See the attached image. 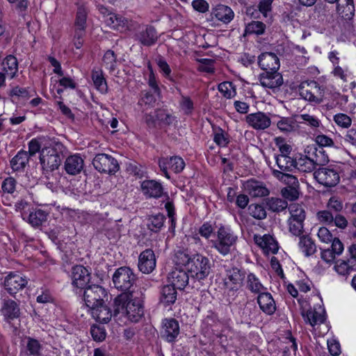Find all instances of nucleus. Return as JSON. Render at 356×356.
I'll return each instance as SVG.
<instances>
[{"label": "nucleus", "instance_id": "f257e3e1", "mask_svg": "<svg viewBox=\"0 0 356 356\" xmlns=\"http://www.w3.org/2000/svg\"><path fill=\"white\" fill-rule=\"evenodd\" d=\"M176 266L184 267L191 277L199 281L204 280L210 273L211 262L200 253L192 254L188 250H179L175 253Z\"/></svg>", "mask_w": 356, "mask_h": 356}, {"label": "nucleus", "instance_id": "f03ea898", "mask_svg": "<svg viewBox=\"0 0 356 356\" xmlns=\"http://www.w3.org/2000/svg\"><path fill=\"white\" fill-rule=\"evenodd\" d=\"M113 316L119 314L126 317L131 322H138L144 315L143 301L134 298L132 293H122L114 299Z\"/></svg>", "mask_w": 356, "mask_h": 356}, {"label": "nucleus", "instance_id": "7ed1b4c3", "mask_svg": "<svg viewBox=\"0 0 356 356\" xmlns=\"http://www.w3.org/2000/svg\"><path fill=\"white\" fill-rule=\"evenodd\" d=\"M65 146L58 143H51L42 147L40 162L43 170L52 172L58 168L62 162Z\"/></svg>", "mask_w": 356, "mask_h": 356}, {"label": "nucleus", "instance_id": "20e7f679", "mask_svg": "<svg viewBox=\"0 0 356 356\" xmlns=\"http://www.w3.org/2000/svg\"><path fill=\"white\" fill-rule=\"evenodd\" d=\"M216 236V240L211 241V247L215 248L220 254L227 255L236 245L238 236L229 227L223 225L218 229Z\"/></svg>", "mask_w": 356, "mask_h": 356}, {"label": "nucleus", "instance_id": "39448f33", "mask_svg": "<svg viewBox=\"0 0 356 356\" xmlns=\"http://www.w3.org/2000/svg\"><path fill=\"white\" fill-rule=\"evenodd\" d=\"M76 5L77 10L74 21V44L76 49H80L83 44V38L86 35L89 8L88 3L84 1L77 2Z\"/></svg>", "mask_w": 356, "mask_h": 356}, {"label": "nucleus", "instance_id": "423d86ee", "mask_svg": "<svg viewBox=\"0 0 356 356\" xmlns=\"http://www.w3.org/2000/svg\"><path fill=\"white\" fill-rule=\"evenodd\" d=\"M245 275V270L237 267H232L226 270L224 284L229 300L233 301L237 297L239 289L243 285Z\"/></svg>", "mask_w": 356, "mask_h": 356}, {"label": "nucleus", "instance_id": "0eeeda50", "mask_svg": "<svg viewBox=\"0 0 356 356\" xmlns=\"http://www.w3.org/2000/svg\"><path fill=\"white\" fill-rule=\"evenodd\" d=\"M113 283L115 289L123 293H131L129 290L136 281L133 270L127 266L118 268L113 275Z\"/></svg>", "mask_w": 356, "mask_h": 356}, {"label": "nucleus", "instance_id": "6e6552de", "mask_svg": "<svg viewBox=\"0 0 356 356\" xmlns=\"http://www.w3.org/2000/svg\"><path fill=\"white\" fill-rule=\"evenodd\" d=\"M300 95L307 101L319 104L323 102L325 90L315 81H306L299 86Z\"/></svg>", "mask_w": 356, "mask_h": 356}, {"label": "nucleus", "instance_id": "1a4fd4ad", "mask_svg": "<svg viewBox=\"0 0 356 356\" xmlns=\"http://www.w3.org/2000/svg\"><path fill=\"white\" fill-rule=\"evenodd\" d=\"M94 168L101 173L115 174L119 170L118 161L106 154H98L92 160Z\"/></svg>", "mask_w": 356, "mask_h": 356}, {"label": "nucleus", "instance_id": "9d476101", "mask_svg": "<svg viewBox=\"0 0 356 356\" xmlns=\"http://www.w3.org/2000/svg\"><path fill=\"white\" fill-rule=\"evenodd\" d=\"M83 289L84 301L88 308L91 309L104 303V298L106 293L102 286L93 284L89 285Z\"/></svg>", "mask_w": 356, "mask_h": 356}, {"label": "nucleus", "instance_id": "9b49d317", "mask_svg": "<svg viewBox=\"0 0 356 356\" xmlns=\"http://www.w3.org/2000/svg\"><path fill=\"white\" fill-rule=\"evenodd\" d=\"M28 284V280L18 272H10L5 277L3 285L5 290L12 296L22 290Z\"/></svg>", "mask_w": 356, "mask_h": 356}, {"label": "nucleus", "instance_id": "f8f14e48", "mask_svg": "<svg viewBox=\"0 0 356 356\" xmlns=\"http://www.w3.org/2000/svg\"><path fill=\"white\" fill-rule=\"evenodd\" d=\"M314 177L321 184L326 187L335 186L340 180L338 171L334 168H320L314 172Z\"/></svg>", "mask_w": 356, "mask_h": 356}, {"label": "nucleus", "instance_id": "ddd939ff", "mask_svg": "<svg viewBox=\"0 0 356 356\" xmlns=\"http://www.w3.org/2000/svg\"><path fill=\"white\" fill-rule=\"evenodd\" d=\"M159 165L165 177L170 179L168 170H170L175 173H179L184 170L185 163L182 158L175 156L159 159Z\"/></svg>", "mask_w": 356, "mask_h": 356}, {"label": "nucleus", "instance_id": "4468645a", "mask_svg": "<svg viewBox=\"0 0 356 356\" xmlns=\"http://www.w3.org/2000/svg\"><path fill=\"white\" fill-rule=\"evenodd\" d=\"M261 86L275 91L283 84V78L277 71H266L259 75Z\"/></svg>", "mask_w": 356, "mask_h": 356}, {"label": "nucleus", "instance_id": "2eb2a0df", "mask_svg": "<svg viewBox=\"0 0 356 356\" xmlns=\"http://www.w3.org/2000/svg\"><path fill=\"white\" fill-rule=\"evenodd\" d=\"M72 284L77 289H84L88 286L90 280V273L82 265H76L72 268Z\"/></svg>", "mask_w": 356, "mask_h": 356}, {"label": "nucleus", "instance_id": "dca6fc26", "mask_svg": "<svg viewBox=\"0 0 356 356\" xmlns=\"http://www.w3.org/2000/svg\"><path fill=\"white\" fill-rule=\"evenodd\" d=\"M245 122L255 130H264L270 126V117L265 113L258 111L245 116Z\"/></svg>", "mask_w": 356, "mask_h": 356}, {"label": "nucleus", "instance_id": "f3484780", "mask_svg": "<svg viewBox=\"0 0 356 356\" xmlns=\"http://www.w3.org/2000/svg\"><path fill=\"white\" fill-rule=\"evenodd\" d=\"M254 241L263 250L264 254H275L279 250L278 243L270 234H264L263 236L254 234Z\"/></svg>", "mask_w": 356, "mask_h": 356}, {"label": "nucleus", "instance_id": "a211bd4d", "mask_svg": "<svg viewBox=\"0 0 356 356\" xmlns=\"http://www.w3.org/2000/svg\"><path fill=\"white\" fill-rule=\"evenodd\" d=\"M138 268L145 274L150 273L156 267V257L154 252L151 249L143 251L138 258Z\"/></svg>", "mask_w": 356, "mask_h": 356}, {"label": "nucleus", "instance_id": "6ab92c4d", "mask_svg": "<svg viewBox=\"0 0 356 356\" xmlns=\"http://www.w3.org/2000/svg\"><path fill=\"white\" fill-rule=\"evenodd\" d=\"M162 337L168 342H172L179 334L178 321L172 318H165L162 322Z\"/></svg>", "mask_w": 356, "mask_h": 356}, {"label": "nucleus", "instance_id": "aec40b11", "mask_svg": "<svg viewBox=\"0 0 356 356\" xmlns=\"http://www.w3.org/2000/svg\"><path fill=\"white\" fill-rule=\"evenodd\" d=\"M258 64L264 72L277 71L280 68V60L277 55L271 52H265L258 57Z\"/></svg>", "mask_w": 356, "mask_h": 356}, {"label": "nucleus", "instance_id": "412c9836", "mask_svg": "<svg viewBox=\"0 0 356 356\" xmlns=\"http://www.w3.org/2000/svg\"><path fill=\"white\" fill-rule=\"evenodd\" d=\"M327 159H325L323 162H327ZM322 164V161L318 159V156L316 154V159H312L307 156H301L298 160L295 159V170L303 172H311L314 170L316 165Z\"/></svg>", "mask_w": 356, "mask_h": 356}, {"label": "nucleus", "instance_id": "4be33fe9", "mask_svg": "<svg viewBox=\"0 0 356 356\" xmlns=\"http://www.w3.org/2000/svg\"><path fill=\"white\" fill-rule=\"evenodd\" d=\"M188 273L185 270L175 269L168 276L170 284L178 289H184L188 283Z\"/></svg>", "mask_w": 356, "mask_h": 356}, {"label": "nucleus", "instance_id": "5701e85b", "mask_svg": "<svg viewBox=\"0 0 356 356\" xmlns=\"http://www.w3.org/2000/svg\"><path fill=\"white\" fill-rule=\"evenodd\" d=\"M257 303L261 310L267 315L273 314L276 310L275 302L272 295L265 291L258 294Z\"/></svg>", "mask_w": 356, "mask_h": 356}, {"label": "nucleus", "instance_id": "b1692460", "mask_svg": "<svg viewBox=\"0 0 356 356\" xmlns=\"http://www.w3.org/2000/svg\"><path fill=\"white\" fill-rule=\"evenodd\" d=\"M324 310L321 307L309 308L307 311L302 312V316L306 323L312 327L316 325L321 324L325 321Z\"/></svg>", "mask_w": 356, "mask_h": 356}, {"label": "nucleus", "instance_id": "393cba45", "mask_svg": "<svg viewBox=\"0 0 356 356\" xmlns=\"http://www.w3.org/2000/svg\"><path fill=\"white\" fill-rule=\"evenodd\" d=\"M211 16L224 24H228L234 19V13L229 7L218 4L212 9Z\"/></svg>", "mask_w": 356, "mask_h": 356}, {"label": "nucleus", "instance_id": "a878e982", "mask_svg": "<svg viewBox=\"0 0 356 356\" xmlns=\"http://www.w3.org/2000/svg\"><path fill=\"white\" fill-rule=\"evenodd\" d=\"M83 159L79 154L69 156L65 161V170L71 175L79 174L83 168Z\"/></svg>", "mask_w": 356, "mask_h": 356}, {"label": "nucleus", "instance_id": "bb28decb", "mask_svg": "<svg viewBox=\"0 0 356 356\" xmlns=\"http://www.w3.org/2000/svg\"><path fill=\"white\" fill-rule=\"evenodd\" d=\"M136 38L141 44L147 47L154 44L158 38L156 29L151 26H147L138 31Z\"/></svg>", "mask_w": 356, "mask_h": 356}, {"label": "nucleus", "instance_id": "cd10ccee", "mask_svg": "<svg viewBox=\"0 0 356 356\" xmlns=\"http://www.w3.org/2000/svg\"><path fill=\"white\" fill-rule=\"evenodd\" d=\"M245 189L250 195L255 197H265L269 194V191L264 184L254 179L246 181Z\"/></svg>", "mask_w": 356, "mask_h": 356}, {"label": "nucleus", "instance_id": "c85d7f7f", "mask_svg": "<svg viewBox=\"0 0 356 356\" xmlns=\"http://www.w3.org/2000/svg\"><path fill=\"white\" fill-rule=\"evenodd\" d=\"M142 192L149 197L158 198L163 194V186L161 183L154 180H145L141 184Z\"/></svg>", "mask_w": 356, "mask_h": 356}, {"label": "nucleus", "instance_id": "c756f323", "mask_svg": "<svg viewBox=\"0 0 356 356\" xmlns=\"http://www.w3.org/2000/svg\"><path fill=\"white\" fill-rule=\"evenodd\" d=\"M275 166L272 168L273 171L294 172L295 171V159L284 155H275Z\"/></svg>", "mask_w": 356, "mask_h": 356}, {"label": "nucleus", "instance_id": "7c9ffc66", "mask_svg": "<svg viewBox=\"0 0 356 356\" xmlns=\"http://www.w3.org/2000/svg\"><path fill=\"white\" fill-rule=\"evenodd\" d=\"M1 312L7 321L18 318L20 314L18 305L10 299L3 300Z\"/></svg>", "mask_w": 356, "mask_h": 356}, {"label": "nucleus", "instance_id": "2f4dec72", "mask_svg": "<svg viewBox=\"0 0 356 356\" xmlns=\"http://www.w3.org/2000/svg\"><path fill=\"white\" fill-rule=\"evenodd\" d=\"M30 156L28 152L24 150H20L11 159L10 166L15 172H22L29 163Z\"/></svg>", "mask_w": 356, "mask_h": 356}, {"label": "nucleus", "instance_id": "473e14b6", "mask_svg": "<svg viewBox=\"0 0 356 356\" xmlns=\"http://www.w3.org/2000/svg\"><path fill=\"white\" fill-rule=\"evenodd\" d=\"M91 314L97 321L102 323H107L111 319L112 316H113L110 308L103 304L92 308Z\"/></svg>", "mask_w": 356, "mask_h": 356}, {"label": "nucleus", "instance_id": "72a5a7b5", "mask_svg": "<svg viewBox=\"0 0 356 356\" xmlns=\"http://www.w3.org/2000/svg\"><path fill=\"white\" fill-rule=\"evenodd\" d=\"M337 11L345 20H351L355 15V4L353 0H345V4L337 3Z\"/></svg>", "mask_w": 356, "mask_h": 356}, {"label": "nucleus", "instance_id": "f704fd0d", "mask_svg": "<svg viewBox=\"0 0 356 356\" xmlns=\"http://www.w3.org/2000/svg\"><path fill=\"white\" fill-rule=\"evenodd\" d=\"M2 71L13 79L16 75L18 70V63L17 58L13 56L9 55L6 56L1 63Z\"/></svg>", "mask_w": 356, "mask_h": 356}, {"label": "nucleus", "instance_id": "c9c22d12", "mask_svg": "<svg viewBox=\"0 0 356 356\" xmlns=\"http://www.w3.org/2000/svg\"><path fill=\"white\" fill-rule=\"evenodd\" d=\"M300 237L298 246L300 250L306 257H309L316 252V245L314 241L307 235H302Z\"/></svg>", "mask_w": 356, "mask_h": 356}, {"label": "nucleus", "instance_id": "e433bc0d", "mask_svg": "<svg viewBox=\"0 0 356 356\" xmlns=\"http://www.w3.org/2000/svg\"><path fill=\"white\" fill-rule=\"evenodd\" d=\"M171 284L164 286L161 291L160 301L164 305H170L175 302L177 300V291Z\"/></svg>", "mask_w": 356, "mask_h": 356}, {"label": "nucleus", "instance_id": "4c0bfd02", "mask_svg": "<svg viewBox=\"0 0 356 356\" xmlns=\"http://www.w3.org/2000/svg\"><path fill=\"white\" fill-rule=\"evenodd\" d=\"M91 78L97 90L102 93H106L107 92V83L104 78L103 71L101 69H93L91 73Z\"/></svg>", "mask_w": 356, "mask_h": 356}, {"label": "nucleus", "instance_id": "58836bf2", "mask_svg": "<svg viewBox=\"0 0 356 356\" xmlns=\"http://www.w3.org/2000/svg\"><path fill=\"white\" fill-rule=\"evenodd\" d=\"M293 172H282L281 171H273L272 175L277 180L287 185V186H300L298 178L293 175Z\"/></svg>", "mask_w": 356, "mask_h": 356}, {"label": "nucleus", "instance_id": "ea45409f", "mask_svg": "<svg viewBox=\"0 0 356 356\" xmlns=\"http://www.w3.org/2000/svg\"><path fill=\"white\" fill-rule=\"evenodd\" d=\"M48 213L42 210L36 209L30 213L28 216L29 223L33 227H39L47 220Z\"/></svg>", "mask_w": 356, "mask_h": 356}, {"label": "nucleus", "instance_id": "a19ab883", "mask_svg": "<svg viewBox=\"0 0 356 356\" xmlns=\"http://www.w3.org/2000/svg\"><path fill=\"white\" fill-rule=\"evenodd\" d=\"M246 287L252 293L257 294L266 291V288L261 283L259 278L252 273L247 275Z\"/></svg>", "mask_w": 356, "mask_h": 356}, {"label": "nucleus", "instance_id": "79ce46f5", "mask_svg": "<svg viewBox=\"0 0 356 356\" xmlns=\"http://www.w3.org/2000/svg\"><path fill=\"white\" fill-rule=\"evenodd\" d=\"M276 124L278 129L283 133L295 131L298 127L296 120L291 118L280 117Z\"/></svg>", "mask_w": 356, "mask_h": 356}, {"label": "nucleus", "instance_id": "37998d69", "mask_svg": "<svg viewBox=\"0 0 356 356\" xmlns=\"http://www.w3.org/2000/svg\"><path fill=\"white\" fill-rule=\"evenodd\" d=\"M165 216L161 213L150 216L148 218L147 227L154 232H158L163 227Z\"/></svg>", "mask_w": 356, "mask_h": 356}, {"label": "nucleus", "instance_id": "c03bdc74", "mask_svg": "<svg viewBox=\"0 0 356 356\" xmlns=\"http://www.w3.org/2000/svg\"><path fill=\"white\" fill-rule=\"evenodd\" d=\"M289 211L290 217L288 220L305 221L306 213L302 206L296 203L291 204L289 206Z\"/></svg>", "mask_w": 356, "mask_h": 356}, {"label": "nucleus", "instance_id": "a18cd8bd", "mask_svg": "<svg viewBox=\"0 0 356 356\" xmlns=\"http://www.w3.org/2000/svg\"><path fill=\"white\" fill-rule=\"evenodd\" d=\"M334 268L339 275L346 276L355 270L356 266L348 259L347 261L339 260L336 262Z\"/></svg>", "mask_w": 356, "mask_h": 356}, {"label": "nucleus", "instance_id": "49530a36", "mask_svg": "<svg viewBox=\"0 0 356 356\" xmlns=\"http://www.w3.org/2000/svg\"><path fill=\"white\" fill-rule=\"evenodd\" d=\"M266 30V25L259 21H252L248 23L245 29V33L248 35H262Z\"/></svg>", "mask_w": 356, "mask_h": 356}, {"label": "nucleus", "instance_id": "de8ad7c7", "mask_svg": "<svg viewBox=\"0 0 356 356\" xmlns=\"http://www.w3.org/2000/svg\"><path fill=\"white\" fill-rule=\"evenodd\" d=\"M268 209L273 212H281L286 209L288 207V203L286 200L277 197H271L267 202Z\"/></svg>", "mask_w": 356, "mask_h": 356}, {"label": "nucleus", "instance_id": "09e8293b", "mask_svg": "<svg viewBox=\"0 0 356 356\" xmlns=\"http://www.w3.org/2000/svg\"><path fill=\"white\" fill-rule=\"evenodd\" d=\"M156 98L149 92H144L142 93V97L138 102V105L142 107V111L145 113V110L152 108L155 106Z\"/></svg>", "mask_w": 356, "mask_h": 356}, {"label": "nucleus", "instance_id": "8fccbe9b", "mask_svg": "<svg viewBox=\"0 0 356 356\" xmlns=\"http://www.w3.org/2000/svg\"><path fill=\"white\" fill-rule=\"evenodd\" d=\"M282 196L289 201H294L300 196V186H286L281 190Z\"/></svg>", "mask_w": 356, "mask_h": 356}, {"label": "nucleus", "instance_id": "3c124183", "mask_svg": "<svg viewBox=\"0 0 356 356\" xmlns=\"http://www.w3.org/2000/svg\"><path fill=\"white\" fill-rule=\"evenodd\" d=\"M218 89L219 92L227 99H231L236 94L235 86L229 81L220 83L218 85Z\"/></svg>", "mask_w": 356, "mask_h": 356}, {"label": "nucleus", "instance_id": "603ef678", "mask_svg": "<svg viewBox=\"0 0 356 356\" xmlns=\"http://www.w3.org/2000/svg\"><path fill=\"white\" fill-rule=\"evenodd\" d=\"M29 355L31 356H40L42 350V345L35 339L28 337L26 346Z\"/></svg>", "mask_w": 356, "mask_h": 356}, {"label": "nucleus", "instance_id": "864d4df0", "mask_svg": "<svg viewBox=\"0 0 356 356\" xmlns=\"http://www.w3.org/2000/svg\"><path fill=\"white\" fill-rule=\"evenodd\" d=\"M334 123L341 129H349L352 124V119L347 114L339 113L333 116Z\"/></svg>", "mask_w": 356, "mask_h": 356}, {"label": "nucleus", "instance_id": "5fc2aeb1", "mask_svg": "<svg viewBox=\"0 0 356 356\" xmlns=\"http://www.w3.org/2000/svg\"><path fill=\"white\" fill-rule=\"evenodd\" d=\"M13 98V101L15 100H26L31 96L26 88H20L19 86L14 87L9 93Z\"/></svg>", "mask_w": 356, "mask_h": 356}, {"label": "nucleus", "instance_id": "6e6d98bb", "mask_svg": "<svg viewBox=\"0 0 356 356\" xmlns=\"http://www.w3.org/2000/svg\"><path fill=\"white\" fill-rule=\"evenodd\" d=\"M289 232L295 236H300L304 232V222L287 220Z\"/></svg>", "mask_w": 356, "mask_h": 356}, {"label": "nucleus", "instance_id": "4d7b16f0", "mask_svg": "<svg viewBox=\"0 0 356 356\" xmlns=\"http://www.w3.org/2000/svg\"><path fill=\"white\" fill-rule=\"evenodd\" d=\"M250 214L256 219H264L266 217V211L263 205L252 204L249 206Z\"/></svg>", "mask_w": 356, "mask_h": 356}, {"label": "nucleus", "instance_id": "13d9d810", "mask_svg": "<svg viewBox=\"0 0 356 356\" xmlns=\"http://www.w3.org/2000/svg\"><path fill=\"white\" fill-rule=\"evenodd\" d=\"M103 65L110 71H113L116 64V56L113 51L108 50L102 59Z\"/></svg>", "mask_w": 356, "mask_h": 356}, {"label": "nucleus", "instance_id": "bf43d9fd", "mask_svg": "<svg viewBox=\"0 0 356 356\" xmlns=\"http://www.w3.org/2000/svg\"><path fill=\"white\" fill-rule=\"evenodd\" d=\"M316 218L320 222L327 225H332L334 220L333 213L328 209L318 211Z\"/></svg>", "mask_w": 356, "mask_h": 356}, {"label": "nucleus", "instance_id": "052dcab7", "mask_svg": "<svg viewBox=\"0 0 356 356\" xmlns=\"http://www.w3.org/2000/svg\"><path fill=\"white\" fill-rule=\"evenodd\" d=\"M326 207L332 213H339L343 209V202L339 197L332 196L329 199Z\"/></svg>", "mask_w": 356, "mask_h": 356}, {"label": "nucleus", "instance_id": "680f3d73", "mask_svg": "<svg viewBox=\"0 0 356 356\" xmlns=\"http://www.w3.org/2000/svg\"><path fill=\"white\" fill-rule=\"evenodd\" d=\"M42 142V139L33 138L29 143V152H27L30 157L35 155L43 147L48 145V144H43Z\"/></svg>", "mask_w": 356, "mask_h": 356}, {"label": "nucleus", "instance_id": "e2e57ef3", "mask_svg": "<svg viewBox=\"0 0 356 356\" xmlns=\"http://www.w3.org/2000/svg\"><path fill=\"white\" fill-rule=\"evenodd\" d=\"M213 140L220 147H226L229 142L227 134L220 128L215 131Z\"/></svg>", "mask_w": 356, "mask_h": 356}, {"label": "nucleus", "instance_id": "0e129e2a", "mask_svg": "<svg viewBox=\"0 0 356 356\" xmlns=\"http://www.w3.org/2000/svg\"><path fill=\"white\" fill-rule=\"evenodd\" d=\"M179 104L181 110L186 115L191 114L194 109L193 102L188 96L181 95L179 100Z\"/></svg>", "mask_w": 356, "mask_h": 356}, {"label": "nucleus", "instance_id": "69168bd1", "mask_svg": "<svg viewBox=\"0 0 356 356\" xmlns=\"http://www.w3.org/2000/svg\"><path fill=\"white\" fill-rule=\"evenodd\" d=\"M156 118L159 124L163 123L168 125L172 124L174 120V117L164 109H156Z\"/></svg>", "mask_w": 356, "mask_h": 356}, {"label": "nucleus", "instance_id": "338daca9", "mask_svg": "<svg viewBox=\"0 0 356 356\" xmlns=\"http://www.w3.org/2000/svg\"><path fill=\"white\" fill-rule=\"evenodd\" d=\"M300 118L307 125L309 126L312 129H317L321 126V120L314 115L305 113L301 114Z\"/></svg>", "mask_w": 356, "mask_h": 356}, {"label": "nucleus", "instance_id": "774afa93", "mask_svg": "<svg viewBox=\"0 0 356 356\" xmlns=\"http://www.w3.org/2000/svg\"><path fill=\"white\" fill-rule=\"evenodd\" d=\"M16 184V180L13 177H9L5 179L2 182L1 189L3 193L12 194L15 191Z\"/></svg>", "mask_w": 356, "mask_h": 356}]
</instances>
